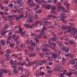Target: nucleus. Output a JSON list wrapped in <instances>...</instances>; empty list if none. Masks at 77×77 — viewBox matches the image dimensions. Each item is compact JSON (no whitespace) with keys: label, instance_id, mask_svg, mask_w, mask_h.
I'll return each instance as SVG.
<instances>
[{"label":"nucleus","instance_id":"obj_1","mask_svg":"<svg viewBox=\"0 0 77 77\" xmlns=\"http://www.w3.org/2000/svg\"><path fill=\"white\" fill-rule=\"evenodd\" d=\"M67 29H68V32L71 34L72 36H74L77 33V30H75V28H71V26H67Z\"/></svg>","mask_w":77,"mask_h":77},{"label":"nucleus","instance_id":"obj_2","mask_svg":"<svg viewBox=\"0 0 77 77\" xmlns=\"http://www.w3.org/2000/svg\"><path fill=\"white\" fill-rule=\"evenodd\" d=\"M63 69V67H62L61 65H58L56 67L54 68V71H59V72H62Z\"/></svg>","mask_w":77,"mask_h":77},{"label":"nucleus","instance_id":"obj_3","mask_svg":"<svg viewBox=\"0 0 77 77\" xmlns=\"http://www.w3.org/2000/svg\"><path fill=\"white\" fill-rule=\"evenodd\" d=\"M60 49L63 51H65L66 53H68L69 51V48L66 47L64 45H61L60 46Z\"/></svg>","mask_w":77,"mask_h":77},{"label":"nucleus","instance_id":"obj_4","mask_svg":"<svg viewBox=\"0 0 77 77\" xmlns=\"http://www.w3.org/2000/svg\"><path fill=\"white\" fill-rule=\"evenodd\" d=\"M27 4L28 5H30V7H32V6L33 7H35L36 6V4H34V2L32 0H28V2H27Z\"/></svg>","mask_w":77,"mask_h":77},{"label":"nucleus","instance_id":"obj_5","mask_svg":"<svg viewBox=\"0 0 77 77\" xmlns=\"http://www.w3.org/2000/svg\"><path fill=\"white\" fill-rule=\"evenodd\" d=\"M11 38V36H8V37L7 38V41L6 42V43L7 44H8L9 43H11V42H13V39H12Z\"/></svg>","mask_w":77,"mask_h":77},{"label":"nucleus","instance_id":"obj_6","mask_svg":"<svg viewBox=\"0 0 77 77\" xmlns=\"http://www.w3.org/2000/svg\"><path fill=\"white\" fill-rule=\"evenodd\" d=\"M28 17V19L29 20H27V21H28V22H30V23H32V22H33V21L31 20L32 18H33V14L31 13L29 15Z\"/></svg>","mask_w":77,"mask_h":77},{"label":"nucleus","instance_id":"obj_7","mask_svg":"<svg viewBox=\"0 0 77 77\" xmlns=\"http://www.w3.org/2000/svg\"><path fill=\"white\" fill-rule=\"evenodd\" d=\"M39 24V20H36L35 21V23L32 24V27H35V26H36L37 27Z\"/></svg>","mask_w":77,"mask_h":77},{"label":"nucleus","instance_id":"obj_8","mask_svg":"<svg viewBox=\"0 0 77 77\" xmlns=\"http://www.w3.org/2000/svg\"><path fill=\"white\" fill-rule=\"evenodd\" d=\"M24 26L25 27H27V28H29V29H33V26H32V24L30 26V24H25L24 25Z\"/></svg>","mask_w":77,"mask_h":77},{"label":"nucleus","instance_id":"obj_9","mask_svg":"<svg viewBox=\"0 0 77 77\" xmlns=\"http://www.w3.org/2000/svg\"><path fill=\"white\" fill-rule=\"evenodd\" d=\"M64 5H66V7L67 9V10H69V6L70 5V4H69L68 2L66 1L65 2V3H64Z\"/></svg>","mask_w":77,"mask_h":77},{"label":"nucleus","instance_id":"obj_10","mask_svg":"<svg viewBox=\"0 0 77 77\" xmlns=\"http://www.w3.org/2000/svg\"><path fill=\"white\" fill-rule=\"evenodd\" d=\"M16 62H17L16 60H14L13 62L12 60H11L10 61V65H17V64H16Z\"/></svg>","mask_w":77,"mask_h":77},{"label":"nucleus","instance_id":"obj_11","mask_svg":"<svg viewBox=\"0 0 77 77\" xmlns=\"http://www.w3.org/2000/svg\"><path fill=\"white\" fill-rule=\"evenodd\" d=\"M51 5L50 4H49L47 6H44V8L46 9H48V10L50 9H51Z\"/></svg>","mask_w":77,"mask_h":77},{"label":"nucleus","instance_id":"obj_12","mask_svg":"<svg viewBox=\"0 0 77 77\" xmlns=\"http://www.w3.org/2000/svg\"><path fill=\"white\" fill-rule=\"evenodd\" d=\"M8 29H9V26H8V24H5L4 25V29H2V30L4 31L5 30H6Z\"/></svg>","mask_w":77,"mask_h":77},{"label":"nucleus","instance_id":"obj_13","mask_svg":"<svg viewBox=\"0 0 77 77\" xmlns=\"http://www.w3.org/2000/svg\"><path fill=\"white\" fill-rule=\"evenodd\" d=\"M51 9V12H53V13H54L55 12L53 11H54V10H56V7L54 6H52Z\"/></svg>","mask_w":77,"mask_h":77},{"label":"nucleus","instance_id":"obj_14","mask_svg":"<svg viewBox=\"0 0 77 77\" xmlns=\"http://www.w3.org/2000/svg\"><path fill=\"white\" fill-rule=\"evenodd\" d=\"M61 9L62 11H63V12H66V13H68V12H69V10H68V11H67L66 10H65V8L63 7H61Z\"/></svg>","mask_w":77,"mask_h":77},{"label":"nucleus","instance_id":"obj_15","mask_svg":"<svg viewBox=\"0 0 77 77\" xmlns=\"http://www.w3.org/2000/svg\"><path fill=\"white\" fill-rule=\"evenodd\" d=\"M12 17H13V18H14V17H15L16 20H17V21H18V15L17 14H13L12 15Z\"/></svg>","mask_w":77,"mask_h":77},{"label":"nucleus","instance_id":"obj_16","mask_svg":"<svg viewBox=\"0 0 77 77\" xmlns=\"http://www.w3.org/2000/svg\"><path fill=\"white\" fill-rule=\"evenodd\" d=\"M48 18H53L54 20L56 18V17L54 15H49L48 16Z\"/></svg>","mask_w":77,"mask_h":77},{"label":"nucleus","instance_id":"obj_17","mask_svg":"<svg viewBox=\"0 0 77 77\" xmlns=\"http://www.w3.org/2000/svg\"><path fill=\"white\" fill-rule=\"evenodd\" d=\"M74 74V73L73 72L70 71L68 73H66V75L68 77H70L71 74Z\"/></svg>","mask_w":77,"mask_h":77},{"label":"nucleus","instance_id":"obj_18","mask_svg":"<svg viewBox=\"0 0 77 77\" xmlns=\"http://www.w3.org/2000/svg\"><path fill=\"white\" fill-rule=\"evenodd\" d=\"M8 17L9 18V22H12V21H13V17H12V16H11L8 15Z\"/></svg>","mask_w":77,"mask_h":77},{"label":"nucleus","instance_id":"obj_19","mask_svg":"<svg viewBox=\"0 0 77 77\" xmlns=\"http://www.w3.org/2000/svg\"><path fill=\"white\" fill-rule=\"evenodd\" d=\"M45 32L43 30H41V32L39 34V36H42L44 34H45Z\"/></svg>","mask_w":77,"mask_h":77},{"label":"nucleus","instance_id":"obj_20","mask_svg":"<svg viewBox=\"0 0 77 77\" xmlns=\"http://www.w3.org/2000/svg\"><path fill=\"white\" fill-rule=\"evenodd\" d=\"M2 17L4 21H6L8 19V17L6 16H2Z\"/></svg>","mask_w":77,"mask_h":77},{"label":"nucleus","instance_id":"obj_21","mask_svg":"<svg viewBox=\"0 0 77 77\" xmlns=\"http://www.w3.org/2000/svg\"><path fill=\"white\" fill-rule=\"evenodd\" d=\"M1 43L2 44V45H6V43L5 41L3 40H1L0 41Z\"/></svg>","mask_w":77,"mask_h":77},{"label":"nucleus","instance_id":"obj_22","mask_svg":"<svg viewBox=\"0 0 77 77\" xmlns=\"http://www.w3.org/2000/svg\"><path fill=\"white\" fill-rule=\"evenodd\" d=\"M69 43L70 44L72 45H74V44H75V42H74V41L72 40H71L69 41Z\"/></svg>","mask_w":77,"mask_h":77},{"label":"nucleus","instance_id":"obj_23","mask_svg":"<svg viewBox=\"0 0 77 77\" xmlns=\"http://www.w3.org/2000/svg\"><path fill=\"white\" fill-rule=\"evenodd\" d=\"M49 48H51V49H52V50H54V48H56V46H52V45H49Z\"/></svg>","mask_w":77,"mask_h":77},{"label":"nucleus","instance_id":"obj_24","mask_svg":"<svg viewBox=\"0 0 77 77\" xmlns=\"http://www.w3.org/2000/svg\"><path fill=\"white\" fill-rule=\"evenodd\" d=\"M62 7H57V11L58 12H61V11H62Z\"/></svg>","mask_w":77,"mask_h":77},{"label":"nucleus","instance_id":"obj_25","mask_svg":"<svg viewBox=\"0 0 77 77\" xmlns=\"http://www.w3.org/2000/svg\"><path fill=\"white\" fill-rule=\"evenodd\" d=\"M8 32H9V30H7L5 31H4L1 34V35H5V34Z\"/></svg>","mask_w":77,"mask_h":77},{"label":"nucleus","instance_id":"obj_26","mask_svg":"<svg viewBox=\"0 0 77 77\" xmlns=\"http://www.w3.org/2000/svg\"><path fill=\"white\" fill-rule=\"evenodd\" d=\"M26 31H24L20 33V35L21 36H25Z\"/></svg>","mask_w":77,"mask_h":77},{"label":"nucleus","instance_id":"obj_27","mask_svg":"<svg viewBox=\"0 0 77 77\" xmlns=\"http://www.w3.org/2000/svg\"><path fill=\"white\" fill-rule=\"evenodd\" d=\"M40 72L38 71L35 74V75L36 77H39V73Z\"/></svg>","mask_w":77,"mask_h":77},{"label":"nucleus","instance_id":"obj_28","mask_svg":"<svg viewBox=\"0 0 77 77\" xmlns=\"http://www.w3.org/2000/svg\"><path fill=\"white\" fill-rule=\"evenodd\" d=\"M32 66L34 68H36V61H35L32 63Z\"/></svg>","mask_w":77,"mask_h":77},{"label":"nucleus","instance_id":"obj_29","mask_svg":"<svg viewBox=\"0 0 77 77\" xmlns=\"http://www.w3.org/2000/svg\"><path fill=\"white\" fill-rule=\"evenodd\" d=\"M32 62H30L27 64H26V66H27L28 67V66H30L31 65H32Z\"/></svg>","mask_w":77,"mask_h":77},{"label":"nucleus","instance_id":"obj_30","mask_svg":"<svg viewBox=\"0 0 77 77\" xmlns=\"http://www.w3.org/2000/svg\"><path fill=\"white\" fill-rule=\"evenodd\" d=\"M18 71H20V69L21 70V71H23L24 70V69L23 67H19L18 68Z\"/></svg>","mask_w":77,"mask_h":77},{"label":"nucleus","instance_id":"obj_31","mask_svg":"<svg viewBox=\"0 0 77 77\" xmlns=\"http://www.w3.org/2000/svg\"><path fill=\"white\" fill-rule=\"evenodd\" d=\"M57 56V54L56 53L53 54L52 55V57L53 58H56Z\"/></svg>","mask_w":77,"mask_h":77},{"label":"nucleus","instance_id":"obj_32","mask_svg":"<svg viewBox=\"0 0 77 77\" xmlns=\"http://www.w3.org/2000/svg\"><path fill=\"white\" fill-rule=\"evenodd\" d=\"M61 21L63 22V23H67V20H65V19L63 18H62L61 19Z\"/></svg>","mask_w":77,"mask_h":77},{"label":"nucleus","instance_id":"obj_33","mask_svg":"<svg viewBox=\"0 0 77 77\" xmlns=\"http://www.w3.org/2000/svg\"><path fill=\"white\" fill-rule=\"evenodd\" d=\"M37 63L38 65L41 66L42 65V61H38L37 62Z\"/></svg>","mask_w":77,"mask_h":77},{"label":"nucleus","instance_id":"obj_34","mask_svg":"<svg viewBox=\"0 0 77 77\" xmlns=\"http://www.w3.org/2000/svg\"><path fill=\"white\" fill-rule=\"evenodd\" d=\"M51 40L53 42H55L56 41V39L55 37H52L51 38Z\"/></svg>","mask_w":77,"mask_h":77},{"label":"nucleus","instance_id":"obj_35","mask_svg":"<svg viewBox=\"0 0 77 77\" xmlns=\"http://www.w3.org/2000/svg\"><path fill=\"white\" fill-rule=\"evenodd\" d=\"M28 49L30 50L31 51H33V50H34V49H33V47H31L28 46Z\"/></svg>","mask_w":77,"mask_h":77},{"label":"nucleus","instance_id":"obj_36","mask_svg":"<svg viewBox=\"0 0 77 77\" xmlns=\"http://www.w3.org/2000/svg\"><path fill=\"white\" fill-rule=\"evenodd\" d=\"M71 63L72 65H74L75 63V61L74 60H72L71 61Z\"/></svg>","mask_w":77,"mask_h":77},{"label":"nucleus","instance_id":"obj_37","mask_svg":"<svg viewBox=\"0 0 77 77\" xmlns=\"http://www.w3.org/2000/svg\"><path fill=\"white\" fill-rule=\"evenodd\" d=\"M18 5L19 6H22L23 5V2L22 1L20 2L19 3Z\"/></svg>","mask_w":77,"mask_h":77},{"label":"nucleus","instance_id":"obj_38","mask_svg":"<svg viewBox=\"0 0 77 77\" xmlns=\"http://www.w3.org/2000/svg\"><path fill=\"white\" fill-rule=\"evenodd\" d=\"M23 15H20L19 16V17H18V19L17 21H19V19H20L21 18H23Z\"/></svg>","mask_w":77,"mask_h":77},{"label":"nucleus","instance_id":"obj_39","mask_svg":"<svg viewBox=\"0 0 77 77\" xmlns=\"http://www.w3.org/2000/svg\"><path fill=\"white\" fill-rule=\"evenodd\" d=\"M66 26H62L61 29H62V30H66Z\"/></svg>","mask_w":77,"mask_h":77},{"label":"nucleus","instance_id":"obj_40","mask_svg":"<svg viewBox=\"0 0 77 77\" xmlns=\"http://www.w3.org/2000/svg\"><path fill=\"white\" fill-rule=\"evenodd\" d=\"M14 74H17L18 73V72H17V70L16 69H14L13 71Z\"/></svg>","mask_w":77,"mask_h":77},{"label":"nucleus","instance_id":"obj_41","mask_svg":"<svg viewBox=\"0 0 77 77\" xmlns=\"http://www.w3.org/2000/svg\"><path fill=\"white\" fill-rule=\"evenodd\" d=\"M18 27H19V32H20V33H21V32H22V31L23 30V28H20V26H19Z\"/></svg>","mask_w":77,"mask_h":77},{"label":"nucleus","instance_id":"obj_42","mask_svg":"<svg viewBox=\"0 0 77 77\" xmlns=\"http://www.w3.org/2000/svg\"><path fill=\"white\" fill-rule=\"evenodd\" d=\"M47 28L44 26H43L42 28V29L43 31H44V30H47Z\"/></svg>","mask_w":77,"mask_h":77},{"label":"nucleus","instance_id":"obj_43","mask_svg":"<svg viewBox=\"0 0 77 77\" xmlns=\"http://www.w3.org/2000/svg\"><path fill=\"white\" fill-rule=\"evenodd\" d=\"M3 75V73L2 72V71L1 70V69H0V77H2Z\"/></svg>","mask_w":77,"mask_h":77},{"label":"nucleus","instance_id":"obj_44","mask_svg":"<svg viewBox=\"0 0 77 77\" xmlns=\"http://www.w3.org/2000/svg\"><path fill=\"white\" fill-rule=\"evenodd\" d=\"M44 25L45 26H46L47 25H48V23H49V22L48 21H44Z\"/></svg>","mask_w":77,"mask_h":77},{"label":"nucleus","instance_id":"obj_45","mask_svg":"<svg viewBox=\"0 0 77 77\" xmlns=\"http://www.w3.org/2000/svg\"><path fill=\"white\" fill-rule=\"evenodd\" d=\"M13 6H14V5H13V4L12 3H10L8 5V6L10 8H12V7H13Z\"/></svg>","mask_w":77,"mask_h":77},{"label":"nucleus","instance_id":"obj_46","mask_svg":"<svg viewBox=\"0 0 77 77\" xmlns=\"http://www.w3.org/2000/svg\"><path fill=\"white\" fill-rule=\"evenodd\" d=\"M35 41H36L37 44H39V40H38V38H35Z\"/></svg>","mask_w":77,"mask_h":77},{"label":"nucleus","instance_id":"obj_47","mask_svg":"<svg viewBox=\"0 0 77 77\" xmlns=\"http://www.w3.org/2000/svg\"><path fill=\"white\" fill-rule=\"evenodd\" d=\"M39 55L41 57H44V54L43 53H40Z\"/></svg>","mask_w":77,"mask_h":77},{"label":"nucleus","instance_id":"obj_48","mask_svg":"<svg viewBox=\"0 0 77 77\" xmlns=\"http://www.w3.org/2000/svg\"><path fill=\"white\" fill-rule=\"evenodd\" d=\"M15 45L13 43L10 44V46L11 47V48H13L14 47V46Z\"/></svg>","mask_w":77,"mask_h":77},{"label":"nucleus","instance_id":"obj_49","mask_svg":"<svg viewBox=\"0 0 77 77\" xmlns=\"http://www.w3.org/2000/svg\"><path fill=\"white\" fill-rule=\"evenodd\" d=\"M12 12H13V13L14 14H15L18 12V10L17 9H16V10H13L12 11Z\"/></svg>","mask_w":77,"mask_h":77},{"label":"nucleus","instance_id":"obj_50","mask_svg":"<svg viewBox=\"0 0 77 77\" xmlns=\"http://www.w3.org/2000/svg\"><path fill=\"white\" fill-rule=\"evenodd\" d=\"M26 63L25 62H23L21 63L20 64V66H23L24 65H26Z\"/></svg>","mask_w":77,"mask_h":77},{"label":"nucleus","instance_id":"obj_51","mask_svg":"<svg viewBox=\"0 0 77 77\" xmlns=\"http://www.w3.org/2000/svg\"><path fill=\"white\" fill-rule=\"evenodd\" d=\"M45 74V73H44V72H40L39 73V74L40 75H42L43 76L44 75V74Z\"/></svg>","mask_w":77,"mask_h":77},{"label":"nucleus","instance_id":"obj_52","mask_svg":"<svg viewBox=\"0 0 77 77\" xmlns=\"http://www.w3.org/2000/svg\"><path fill=\"white\" fill-rule=\"evenodd\" d=\"M42 61V63H45L47 62V61L46 60H43Z\"/></svg>","mask_w":77,"mask_h":77},{"label":"nucleus","instance_id":"obj_53","mask_svg":"<svg viewBox=\"0 0 77 77\" xmlns=\"http://www.w3.org/2000/svg\"><path fill=\"white\" fill-rule=\"evenodd\" d=\"M6 52L7 53H11V50H10V49H8L7 50Z\"/></svg>","mask_w":77,"mask_h":77},{"label":"nucleus","instance_id":"obj_54","mask_svg":"<svg viewBox=\"0 0 77 77\" xmlns=\"http://www.w3.org/2000/svg\"><path fill=\"white\" fill-rule=\"evenodd\" d=\"M40 3H45L46 2L42 0H40Z\"/></svg>","mask_w":77,"mask_h":77},{"label":"nucleus","instance_id":"obj_55","mask_svg":"<svg viewBox=\"0 0 77 77\" xmlns=\"http://www.w3.org/2000/svg\"><path fill=\"white\" fill-rule=\"evenodd\" d=\"M1 70L2 71V73H3V72H4V73H6V70L3 69H1Z\"/></svg>","mask_w":77,"mask_h":77},{"label":"nucleus","instance_id":"obj_56","mask_svg":"<svg viewBox=\"0 0 77 77\" xmlns=\"http://www.w3.org/2000/svg\"><path fill=\"white\" fill-rule=\"evenodd\" d=\"M42 12V11H41V9H39V10L38 11L36 12L37 14H39L40 12Z\"/></svg>","mask_w":77,"mask_h":77},{"label":"nucleus","instance_id":"obj_57","mask_svg":"<svg viewBox=\"0 0 77 77\" xmlns=\"http://www.w3.org/2000/svg\"><path fill=\"white\" fill-rule=\"evenodd\" d=\"M30 55H31V57H35V56H36V54H30Z\"/></svg>","mask_w":77,"mask_h":77},{"label":"nucleus","instance_id":"obj_58","mask_svg":"<svg viewBox=\"0 0 77 77\" xmlns=\"http://www.w3.org/2000/svg\"><path fill=\"white\" fill-rule=\"evenodd\" d=\"M39 25L40 26H42L43 25V23H42V21H39Z\"/></svg>","mask_w":77,"mask_h":77},{"label":"nucleus","instance_id":"obj_59","mask_svg":"<svg viewBox=\"0 0 77 77\" xmlns=\"http://www.w3.org/2000/svg\"><path fill=\"white\" fill-rule=\"evenodd\" d=\"M62 60H63V62H65L66 60L67 59L63 57Z\"/></svg>","mask_w":77,"mask_h":77},{"label":"nucleus","instance_id":"obj_60","mask_svg":"<svg viewBox=\"0 0 77 77\" xmlns=\"http://www.w3.org/2000/svg\"><path fill=\"white\" fill-rule=\"evenodd\" d=\"M21 1L20 0H16L17 3L18 4V5L19 3H20Z\"/></svg>","mask_w":77,"mask_h":77},{"label":"nucleus","instance_id":"obj_61","mask_svg":"<svg viewBox=\"0 0 77 77\" xmlns=\"http://www.w3.org/2000/svg\"><path fill=\"white\" fill-rule=\"evenodd\" d=\"M26 60L28 62H30V60L29 59V58L27 57V58L26 59Z\"/></svg>","mask_w":77,"mask_h":77},{"label":"nucleus","instance_id":"obj_62","mask_svg":"<svg viewBox=\"0 0 77 77\" xmlns=\"http://www.w3.org/2000/svg\"><path fill=\"white\" fill-rule=\"evenodd\" d=\"M48 3H51L53 2V0H48Z\"/></svg>","mask_w":77,"mask_h":77},{"label":"nucleus","instance_id":"obj_63","mask_svg":"<svg viewBox=\"0 0 77 77\" xmlns=\"http://www.w3.org/2000/svg\"><path fill=\"white\" fill-rule=\"evenodd\" d=\"M15 36H16V35L15 34H13L12 37V38H13V39H14L15 38Z\"/></svg>","mask_w":77,"mask_h":77},{"label":"nucleus","instance_id":"obj_64","mask_svg":"<svg viewBox=\"0 0 77 77\" xmlns=\"http://www.w3.org/2000/svg\"><path fill=\"white\" fill-rule=\"evenodd\" d=\"M73 2L75 3H77V0H73Z\"/></svg>","mask_w":77,"mask_h":77}]
</instances>
